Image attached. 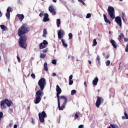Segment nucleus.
Listing matches in <instances>:
<instances>
[{"label":"nucleus","mask_w":128,"mask_h":128,"mask_svg":"<svg viewBox=\"0 0 128 128\" xmlns=\"http://www.w3.org/2000/svg\"><path fill=\"white\" fill-rule=\"evenodd\" d=\"M81 3L84 4V6L85 4H84V2H82Z\"/></svg>","instance_id":"nucleus-56"},{"label":"nucleus","mask_w":128,"mask_h":128,"mask_svg":"<svg viewBox=\"0 0 128 128\" xmlns=\"http://www.w3.org/2000/svg\"><path fill=\"white\" fill-rule=\"evenodd\" d=\"M6 16L8 18V20H10V13L6 12Z\"/></svg>","instance_id":"nucleus-26"},{"label":"nucleus","mask_w":128,"mask_h":128,"mask_svg":"<svg viewBox=\"0 0 128 128\" xmlns=\"http://www.w3.org/2000/svg\"><path fill=\"white\" fill-rule=\"evenodd\" d=\"M54 2H56V0H52Z\"/></svg>","instance_id":"nucleus-59"},{"label":"nucleus","mask_w":128,"mask_h":128,"mask_svg":"<svg viewBox=\"0 0 128 128\" xmlns=\"http://www.w3.org/2000/svg\"><path fill=\"white\" fill-rule=\"evenodd\" d=\"M74 94H76V90H73L71 91V95L74 96Z\"/></svg>","instance_id":"nucleus-31"},{"label":"nucleus","mask_w":128,"mask_h":128,"mask_svg":"<svg viewBox=\"0 0 128 128\" xmlns=\"http://www.w3.org/2000/svg\"><path fill=\"white\" fill-rule=\"evenodd\" d=\"M124 114L125 116H122V120H128V114L126 110L124 111Z\"/></svg>","instance_id":"nucleus-17"},{"label":"nucleus","mask_w":128,"mask_h":128,"mask_svg":"<svg viewBox=\"0 0 128 128\" xmlns=\"http://www.w3.org/2000/svg\"><path fill=\"white\" fill-rule=\"evenodd\" d=\"M58 36L59 40H62L64 36V31L62 30H60L58 32Z\"/></svg>","instance_id":"nucleus-8"},{"label":"nucleus","mask_w":128,"mask_h":128,"mask_svg":"<svg viewBox=\"0 0 128 128\" xmlns=\"http://www.w3.org/2000/svg\"><path fill=\"white\" fill-rule=\"evenodd\" d=\"M13 110H12V108H10L9 110H8V112H10V114H12V112Z\"/></svg>","instance_id":"nucleus-44"},{"label":"nucleus","mask_w":128,"mask_h":128,"mask_svg":"<svg viewBox=\"0 0 128 128\" xmlns=\"http://www.w3.org/2000/svg\"><path fill=\"white\" fill-rule=\"evenodd\" d=\"M96 60L98 62V64H100V56H97Z\"/></svg>","instance_id":"nucleus-25"},{"label":"nucleus","mask_w":128,"mask_h":128,"mask_svg":"<svg viewBox=\"0 0 128 128\" xmlns=\"http://www.w3.org/2000/svg\"><path fill=\"white\" fill-rule=\"evenodd\" d=\"M46 56V54H40V58H44Z\"/></svg>","instance_id":"nucleus-28"},{"label":"nucleus","mask_w":128,"mask_h":128,"mask_svg":"<svg viewBox=\"0 0 128 128\" xmlns=\"http://www.w3.org/2000/svg\"><path fill=\"white\" fill-rule=\"evenodd\" d=\"M96 44H98V42H96V40L94 39L92 46H96Z\"/></svg>","instance_id":"nucleus-27"},{"label":"nucleus","mask_w":128,"mask_h":128,"mask_svg":"<svg viewBox=\"0 0 128 128\" xmlns=\"http://www.w3.org/2000/svg\"><path fill=\"white\" fill-rule=\"evenodd\" d=\"M30 29L28 24H23L18 31V36L20 37L18 40L19 46L24 50H26V48H28V43H26L28 36L26 34L30 32Z\"/></svg>","instance_id":"nucleus-1"},{"label":"nucleus","mask_w":128,"mask_h":128,"mask_svg":"<svg viewBox=\"0 0 128 128\" xmlns=\"http://www.w3.org/2000/svg\"><path fill=\"white\" fill-rule=\"evenodd\" d=\"M1 59H2V58H1V57H0V60Z\"/></svg>","instance_id":"nucleus-63"},{"label":"nucleus","mask_w":128,"mask_h":128,"mask_svg":"<svg viewBox=\"0 0 128 128\" xmlns=\"http://www.w3.org/2000/svg\"><path fill=\"white\" fill-rule=\"evenodd\" d=\"M56 24L58 28H60V19H58L56 21Z\"/></svg>","instance_id":"nucleus-23"},{"label":"nucleus","mask_w":128,"mask_h":128,"mask_svg":"<svg viewBox=\"0 0 128 128\" xmlns=\"http://www.w3.org/2000/svg\"><path fill=\"white\" fill-rule=\"evenodd\" d=\"M38 86H39L40 90H38L36 94V98L34 100V103L36 104H40L42 100V96L44 94L42 91L44 90V86H46V81L44 78H41L38 82Z\"/></svg>","instance_id":"nucleus-2"},{"label":"nucleus","mask_w":128,"mask_h":128,"mask_svg":"<svg viewBox=\"0 0 128 128\" xmlns=\"http://www.w3.org/2000/svg\"><path fill=\"white\" fill-rule=\"evenodd\" d=\"M62 45L65 47V48H66L68 46V45L66 44V42H64V39H62Z\"/></svg>","instance_id":"nucleus-24"},{"label":"nucleus","mask_w":128,"mask_h":128,"mask_svg":"<svg viewBox=\"0 0 128 128\" xmlns=\"http://www.w3.org/2000/svg\"><path fill=\"white\" fill-rule=\"evenodd\" d=\"M122 38H124V34L121 33L118 36V40L119 42H122Z\"/></svg>","instance_id":"nucleus-16"},{"label":"nucleus","mask_w":128,"mask_h":128,"mask_svg":"<svg viewBox=\"0 0 128 128\" xmlns=\"http://www.w3.org/2000/svg\"><path fill=\"white\" fill-rule=\"evenodd\" d=\"M108 12L112 20H114L118 26L122 28V18L120 16H116L114 15V8L112 6H109L108 8Z\"/></svg>","instance_id":"nucleus-3"},{"label":"nucleus","mask_w":128,"mask_h":128,"mask_svg":"<svg viewBox=\"0 0 128 128\" xmlns=\"http://www.w3.org/2000/svg\"><path fill=\"white\" fill-rule=\"evenodd\" d=\"M32 124H34V118H32Z\"/></svg>","instance_id":"nucleus-46"},{"label":"nucleus","mask_w":128,"mask_h":128,"mask_svg":"<svg viewBox=\"0 0 128 128\" xmlns=\"http://www.w3.org/2000/svg\"><path fill=\"white\" fill-rule=\"evenodd\" d=\"M110 44H112V46L114 48H116L118 47V44H116V41L114 40H110Z\"/></svg>","instance_id":"nucleus-13"},{"label":"nucleus","mask_w":128,"mask_h":128,"mask_svg":"<svg viewBox=\"0 0 128 128\" xmlns=\"http://www.w3.org/2000/svg\"><path fill=\"white\" fill-rule=\"evenodd\" d=\"M88 62L89 64H92V61L91 60H88Z\"/></svg>","instance_id":"nucleus-51"},{"label":"nucleus","mask_w":128,"mask_h":128,"mask_svg":"<svg viewBox=\"0 0 128 128\" xmlns=\"http://www.w3.org/2000/svg\"><path fill=\"white\" fill-rule=\"evenodd\" d=\"M17 60H18V62H20V57L18 56H16Z\"/></svg>","instance_id":"nucleus-45"},{"label":"nucleus","mask_w":128,"mask_h":128,"mask_svg":"<svg viewBox=\"0 0 128 128\" xmlns=\"http://www.w3.org/2000/svg\"><path fill=\"white\" fill-rule=\"evenodd\" d=\"M48 10L51 14H54V16H56V12L54 8V6L50 5L48 8Z\"/></svg>","instance_id":"nucleus-9"},{"label":"nucleus","mask_w":128,"mask_h":128,"mask_svg":"<svg viewBox=\"0 0 128 128\" xmlns=\"http://www.w3.org/2000/svg\"><path fill=\"white\" fill-rule=\"evenodd\" d=\"M126 76H128V74H126Z\"/></svg>","instance_id":"nucleus-64"},{"label":"nucleus","mask_w":128,"mask_h":128,"mask_svg":"<svg viewBox=\"0 0 128 128\" xmlns=\"http://www.w3.org/2000/svg\"><path fill=\"white\" fill-rule=\"evenodd\" d=\"M125 52H128V44L126 45V48Z\"/></svg>","instance_id":"nucleus-41"},{"label":"nucleus","mask_w":128,"mask_h":128,"mask_svg":"<svg viewBox=\"0 0 128 128\" xmlns=\"http://www.w3.org/2000/svg\"><path fill=\"white\" fill-rule=\"evenodd\" d=\"M103 16H104V18L105 22H106V24H111L110 20L108 19V17H106V14H104Z\"/></svg>","instance_id":"nucleus-12"},{"label":"nucleus","mask_w":128,"mask_h":128,"mask_svg":"<svg viewBox=\"0 0 128 128\" xmlns=\"http://www.w3.org/2000/svg\"><path fill=\"white\" fill-rule=\"evenodd\" d=\"M44 12H41L40 14H39V16H40V18H42V16H44Z\"/></svg>","instance_id":"nucleus-40"},{"label":"nucleus","mask_w":128,"mask_h":128,"mask_svg":"<svg viewBox=\"0 0 128 128\" xmlns=\"http://www.w3.org/2000/svg\"><path fill=\"white\" fill-rule=\"evenodd\" d=\"M2 16V12L0 10V18H1Z\"/></svg>","instance_id":"nucleus-54"},{"label":"nucleus","mask_w":128,"mask_h":128,"mask_svg":"<svg viewBox=\"0 0 128 128\" xmlns=\"http://www.w3.org/2000/svg\"><path fill=\"white\" fill-rule=\"evenodd\" d=\"M40 50H42L43 48H46V46L45 45H44L42 43H40L39 45Z\"/></svg>","instance_id":"nucleus-21"},{"label":"nucleus","mask_w":128,"mask_h":128,"mask_svg":"<svg viewBox=\"0 0 128 128\" xmlns=\"http://www.w3.org/2000/svg\"><path fill=\"white\" fill-rule=\"evenodd\" d=\"M98 82V78H96L92 81L93 86H96Z\"/></svg>","instance_id":"nucleus-15"},{"label":"nucleus","mask_w":128,"mask_h":128,"mask_svg":"<svg viewBox=\"0 0 128 128\" xmlns=\"http://www.w3.org/2000/svg\"><path fill=\"white\" fill-rule=\"evenodd\" d=\"M50 21V18H48V14L46 13L44 14V18H43V22H46Z\"/></svg>","instance_id":"nucleus-11"},{"label":"nucleus","mask_w":128,"mask_h":128,"mask_svg":"<svg viewBox=\"0 0 128 128\" xmlns=\"http://www.w3.org/2000/svg\"><path fill=\"white\" fill-rule=\"evenodd\" d=\"M84 86H85L86 88V82H84Z\"/></svg>","instance_id":"nucleus-53"},{"label":"nucleus","mask_w":128,"mask_h":128,"mask_svg":"<svg viewBox=\"0 0 128 128\" xmlns=\"http://www.w3.org/2000/svg\"><path fill=\"white\" fill-rule=\"evenodd\" d=\"M56 98H59L60 94H62V88L60 87L58 85L56 86Z\"/></svg>","instance_id":"nucleus-10"},{"label":"nucleus","mask_w":128,"mask_h":128,"mask_svg":"<svg viewBox=\"0 0 128 128\" xmlns=\"http://www.w3.org/2000/svg\"><path fill=\"white\" fill-rule=\"evenodd\" d=\"M110 126H111L112 128H120V127L116 124H110Z\"/></svg>","instance_id":"nucleus-22"},{"label":"nucleus","mask_w":128,"mask_h":128,"mask_svg":"<svg viewBox=\"0 0 128 128\" xmlns=\"http://www.w3.org/2000/svg\"><path fill=\"white\" fill-rule=\"evenodd\" d=\"M108 58H110V54H107L106 56V59Z\"/></svg>","instance_id":"nucleus-50"},{"label":"nucleus","mask_w":128,"mask_h":128,"mask_svg":"<svg viewBox=\"0 0 128 128\" xmlns=\"http://www.w3.org/2000/svg\"><path fill=\"white\" fill-rule=\"evenodd\" d=\"M44 70H46V72H48V63L46 62L44 63Z\"/></svg>","instance_id":"nucleus-19"},{"label":"nucleus","mask_w":128,"mask_h":128,"mask_svg":"<svg viewBox=\"0 0 128 128\" xmlns=\"http://www.w3.org/2000/svg\"><path fill=\"white\" fill-rule=\"evenodd\" d=\"M16 16L19 18L20 20V22H22V20L24 18V16L22 14H18Z\"/></svg>","instance_id":"nucleus-14"},{"label":"nucleus","mask_w":128,"mask_h":128,"mask_svg":"<svg viewBox=\"0 0 128 128\" xmlns=\"http://www.w3.org/2000/svg\"><path fill=\"white\" fill-rule=\"evenodd\" d=\"M72 84H74V80H69V83H68L69 86H72Z\"/></svg>","instance_id":"nucleus-34"},{"label":"nucleus","mask_w":128,"mask_h":128,"mask_svg":"<svg viewBox=\"0 0 128 128\" xmlns=\"http://www.w3.org/2000/svg\"><path fill=\"white\" fill-rule=\"evenodd\" d=\"M102 56H105L106 54L104 52H102Z\"/></svg>","instance_id":"nucleus-57"},{"label":"nucleus","mask_w":128,"mask_h":128,"mask_svg":"<svg viewBox=\"0 0 128 128\" xmlns=\"http://www.w3.org/2000/svg\"><path fill=\"white\" fill-rule=\"evenodd\" d=\"M58 102V108L59 110H62L66 108V104L68 102V98L64 96H60L57 98Z\"/></svg>","instance_id":"nucleus-4"},{"label":"nucleus","mask_w":128,"mask_h":128,"mask_svg":"<svg viewBox=\"0 0 128 128\" xmlns=\"http://www.w3.org/2000/svg\"><path fill=\"white\" fill-rule=\"evenodd\" d=\"M28 110H30V106L28 107Z\"/></svg>","instance_id":"nucleus-60"},{"label":"nucleus","mask_w":128,"mask_h":128,"mask_svg":"<svg viewBox=\"0 0 128 128\" xmlns=\"http://www.w3.org/2000/svg\"><path fill=\"white\" fill-rule=\"evenodd\" d=\"M14 128H18V125L14 124Z\"/></svg>","instance_id":"nucleus-52"},{"label":"nucleus","mask_w":128,"mask_h":128,"mask_svg":"<svg viewBox=\"0 0 128 128\" xmlns=\"http://www.w3.org/2000/svg\"><path fill=\"white\" fill-rule=\"evenodd\" d=\"M56 76V74L55 72L52 74V76Z\"/></svg>","instance_id":"nucleus-49"},{"label":"nucleus","mask_w":128,"mask_h":128,"mask_svg":"<svg viewBox=\"0 0 128 128\" xmlns=\"http://www.w3.org/2000/svg\"><path fill=\"white\" fill-rule=\"evenodd\" d=\"M92 16V14H88L86 16V18H90Z\"/></svg>","instance_id":"nucleus-35"},{"label":"nucleus","mask_w":128,"mask_h":128,"mask_svg":"<svg viewBox=\"0 0 128 128\" xmlns=\"http://www.w3.org/2000/svg\"><path fill=\"white\" fill-rule=\"evenodd\" d=\"M124 13L122 12V20H124Z\"/></svg>","instance_id":"nucleus-43"},{"label":"nucleus","mask_w":128,"mask_h":128,"mask_svg":"<svg viewBox=\"0 0 128 128\" xmlns=\"http://www.w3.org/2000/svg\"><path fill=\"white\" fill-rule=\"evenodd\" d=\"M52 64H56V60H53L52 62Z\"/></svg>","instance_id":"nucleus-36"},{"label":"nucleus","mask_w":128,"mask_h":128,"mask_svg":"<svg viewBox=\"0 0 128 128\" xmlns=\"http://www.w3.org/2000/svg\"><path fill=\"white\" fill-rule=\"evenodd\" d=\"M78 1L80 2H82V0H78Z\"/></svg>","instance_id":"nucleus-58"},{"label":"nucleus","mask_w":128,"mask_h":128,"mask_svg":"<svg viewBox=\"0 0 128 128\" xmlns=\"http://www.w3.org/2000/svg\"><path fill=\"white\" fill-rule=\"evenodd\" d=\"M44 46H46V45L48 44V42L46 40H44L42 42Z\"/></svg>","instance_id":"nucleus-30"},{"label":"nucleus","mask_w":128,"mask_h":128,"mask_svg":"<svg viewBox=\"0 0 128 128\" xmlns=\"http://www.w3.org/2000/svg\"><path fill=\"white\" fill-rule=\"evenodd\" d=\"M12 12V7L8 6L6 10V12Z\"/></svg>","instance_id":"nucleus-29"},{"label":"nucleus","mask_w":128,"mask_h":128,"mask_svg":"<svg viewBox=\"0 0 128 128\" xmlns=\"http://www.w3.org/2000/svg\"><path fill=\"white\" fill-rule=\"evenodd\" d=\"M80 116L78 115V113L76 112L74 115V118H78Z\"/></svg>","instance_id":"nucleus-38"},{"label":"nucleus","mask_w":128,"mask_h":128,"mask_svg":"<svg viewBox=\"0 0 128 128\" xmlns=\"http://www.w3.org/2000/svg\"><path fill=\"white\" fill-rule=\"evenodd\" d=\"M0 27L3 30H8V28L4 25H0Z\"/></svg>","instance_id":"nucleus-20"},{"label":"nucleus","mask_w":128,"mask_h":128,"mask_svg":"<svg viewBox=\"0 0 128 128\" xmlns=\"http://www.w3.org/2000/svg\"><path fill=\"white\" fill-rule=\"evenodd\" d=\"M120 2H122L123 0H119Z\"/></svg>","instance_id":"nucleus-62"},{"label":"nucleus","mask_w":128,"mask_h":128,"mask_svg":"<svg viewBox=\"0 0 128 128\" xmlns=\"http://www.w3.org/2000/svg\"><path fill=\"white\" fill-rule=\"evenodd\" d=\"M9 126H10V128H12V123H10L9 124Z\"/></svg>","instance_id":"nucleus-55"},{"label":"nucleus","mask_w":128,"mask_h":128,"mask_svg":"<svg viewBox=\"0 0 128 128\" xmlns=\"http://www.w3.org/2000/svg\"><path fill=\"white\" fill-rule=\"evenodd\" d=\"M46 34H48V30H46V29L44 28L43 30V38H46Z\"/></svg>","instance_id":"nucleus-18"},{"label":"nucleus","mask_w":128,"mask_h":128,"mask_svg":"<svg viewBox=\"0 0 128 128\" xmlns=\"http://www.w3.org/2000/svg\"><path fill=\"white\" fill-rule=\"evenodd\" d=\"M72 80V75H70L69 76V80Z\"/></svg>","instance_id":"nucleus-48"},{"label":"nucleus","mask_w":128,"mask_h":128,"mask_svg":"<svg viewBox=\"0 0 128 128\" xmlns=\"http://www.w3.org/2000/svg\"><path fill=\"white\" fill-rule=\"evenodd\" d=\"M106 66H108L110 64V60H107V62H106Z\"/></svg>","instance_id":"nucleus-32"},{"label":"nucleus","mask_w":128,"mask_h":128,"mask_svg":"<svg viewBox=\"0 0 128 128\" xmlns=\"http://www.w3.org/2000/svg\"><path fill=\"white\" fill-rule=\"evenodd\" d=\"M31 78H34V80L36 78V75L32 73L31 74Z\"/></svg>","instance_id":"nucleus-37"},{"label":"nucleus","mask_w":128,"mask_h":128,"mask_svg":"<svg viewBox=\"0 0 128 128\" xmlns=\"http://www.w3.org/2000/svg\"><path fill=\"white\" fill-rule=\"evenodd\" d=\"M104 100L102 97L98 96L97 100L96 102V106L98 108H100V106L102 104H104Z\"/></svg>","instance_id":"nucleus-7"},{"label":"nucleus","mask_w":128,"mask_h":128,"mask_svg":"<svg viewBox=\"0 0 128 128\" xmlns=\"http://www.w3.org/2000/svg\"><path fill=\"white\" fill-rule=\"evenodd\" d=\"M68 37H69V40H72V33H70L68 34Z\"/></svg>","instance_id":"nucleus-33"},{"label":"nucleus","mask_w":128,"mask_h":128,"mask_svg":"<svg viewBox=\"0 0 128 128\" xmlns=\"http://www.w3.org/2000/svg\"><path fill=\"white\" fill-rule=\"evenodd\" d=\"M6 104L7 106L10 108L12 105L14 104L12 102L11 100H8V99H5L4 100H2L0 102V106L2 110H4L6 108Z\"/></svg>","instance_id":"nucleus-5"},{"label":"nucleus","mask_w":128,"mask_h":128,"mask_svg":"<svg viewBox=\"0 0 128 128\" xmlns=\"http://www.w3.org/2000/svg\"><path fill=\"white\" fill-rule=\"evenodd\" d=\"M42 52H44V54H46V52H48V48L46 49H44L42 50Z\"/></svg>","instance_id":"nucleus-39"},{"label":"nucleus","mask_w":128,"mask_h":128,"mask_svg":"<svg viewBox=\"0 0 128 128\" xmlns=\"http://www.w3.org/2000/svg\"><path fill=\"white\" fill-rule=\"evenodd\" d=\"M111 34L110 31H109V34Z\"/></svg>","instance_id":"nucleus-61"},{"label":"nucleus","mask_w":128,"mask_h":128,"mask_svg":"<svg viewBox=\"0 0 128 128\" xmlns=\"http://www.w3.org/2000/svg\"><path fill=\"white\" fill-rule=\"evenodd\" d=\"M38 116L40 122H41V124H44V118H48V115L46 114V112L42 111V112L38 113Z\"/></svg>","instance_id":"nucleus-6"},{"label":"nucleus","mask_w":128,"mask_h":128,"mask_svg":"<svg viewBox=\"0 0 128 128\" xmlns=\"http://www.w3.org/2000/svg\"><path fill=\"white\" fill-rule=\"evenodd\" d=\"M124 38V42H128V38Z\"/></svg>","instance_id":"nucleus-42"},{"label":"nucleus","mask_w":128,"mask_h":128,"mask_svg":"<svg viewBox=\"0 0 128 128\" xmlns=\"http://www.w3.org/2000/svg\"><path fill=\"white\" fill-rule=\"evenodd\" d=\"M84 125L83 124H80L78 126V128H84Z\"/></svg>","instance_id":"nucleus-47"}]
</instances>
